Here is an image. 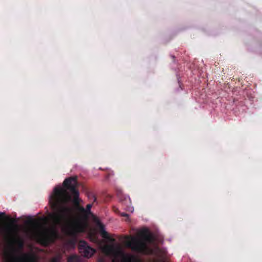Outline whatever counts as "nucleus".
Wrapping results in <instances>:
<instances>
[{
    "mask_svg": "<svg viewBox=\"0 0 262 262\" xmlns=\"http://www.w3.org/2000/svg\"><path fill=\"white\" fill-rule=\"evenodd\" d=\"M6 262H36L37 256L33 253H23L18 250L6 251L4 255Z\"/></svg>",
    "mask_w": 262,
    "mask_h": 262,
    "instance_id": "20e7f679",
    "label": "nucleus"
},
{
    "mask_svg": "<svg viewBox=\"0 0 262 262\" xmlns=\"http://www.w3.org/2000/svg\"><path fill=\"white\" fill-rule=\"evenodd\" d=\"M125 246L133 250L144 254H150L152 251L149 248L152 244V235L146 230H141L135 237L125 236L121 240Z\"/></svg>",
    "mask_w": 262,
    "mask_h": 262,
    "instance_id": "f03ea898",
    "label": "nucleus"
},
{
    "mask_svg": "<svg viewBox=\"0 0 262 262\" xmlns=\"http://www.w3.org/2000/svg\"><path fill=\"white\" fill-rule=\"evenodd\" d=\"M98 224L100 229V233L102 237L110 241H113L114 239L110 236L109 234L105 230L104 226L100 222H98Z\"/></svg>",
    "mask_w": 262,
    "mask_h": 262,
    "instance_id": "423d86ee",
    "label": "nucleus"
},
{
    "mask_svg": "<svg viewBox=\"0 0 262 262\" xmlns=\"http://www.w3.org/2000/svg\"><path fill=\"white\" fill-rule=\"evenodd\" d=\"M63 187L58 186L54 188L53 194L50 198V202L52 207L57 212L50 214L48 217L39 219L33 222V224L38 226L39 224H45L49 221L54 225L64 222L62 227V231L68 235H74L81 232L88 233L90 239L98 243L99 249L106 256L113 257L112 262H140L139 257L131 254L124 253L119 245L108 246L103 245V242H99L95 237L96 231L92 229L88 220L85 217L67 220V217L69 209L67 204L70 201L71 196L67 190H69L74 195L73 202L78 204L79 192L75 189L77 185L76 178L66 179L63 183Z\"/></svg>",
    "mask_w": 262,
    "mask_h": 262,
    "instance_id": "f257e3e1",
    "label": "nucleus"
},
{
    "mask_svg": "<svg viewBox=\"0 0 262 262\" xmlns=\"http://www.w3.org/2000/svg\"><path fill=\"white\" fill-rule=\"evenodd\" d=\"M79 252L84 256L87 258L92 257L96 251L94 249L90 247L84 241H80L78 245Z\"/></svg>",
    "mask_w": 262,
    "mask_h": 262,
    "instance_id": "39448f33",
    "label": "nucleus"
},
{
    "mask_svg": "<svg viewBox=\"0 0 262 262\" xmlns=\"http://www.w3.org/2000/svg\"><path fill=\"white\" fill-rule=\"evenodd\" d=\"M92 207V204H88L86 206V210L83 208H80L79 210L81 211L82 213H83L86 216H88L89 214H90L91 213L90 210H91Z\"/></svg>",
    "mask_w": 262,
    "mask_h": 262,
    "instance_id": "0eeeda50",
    "label": "nucleus"
},
{
    "mask_svg": "<svg viewBox=\"0 0 262 262\" xmlns=\"http://www.w3.org/2000/svg\"><path fill=\"white\" fill-rule=\"evenodd\" d=\"M99 261L100 262H102V259H100L99 260Z\"/></svg>",
    "mask_w": 262,
    "mask_h": 262,
    "instance_id": "6e6552de",
    "label": "nucleus"
},
{
    "mask_svg": "<svg viewBox=\"0 0 262 262\" xmlns=\"http://www.w3.org/2000/svg\"><path fill=\"white\" fill-rule=\"evenodd\" d=\"M31 236L42 245H47L57 238V233L54 229L35 227L31 229Z\"/></svg>",
    "mask_w": 262,
    "mask_h": 262,
    "instance_id": "7ed1b4c3",
    "label": "nucleus"
}]
</instances>
